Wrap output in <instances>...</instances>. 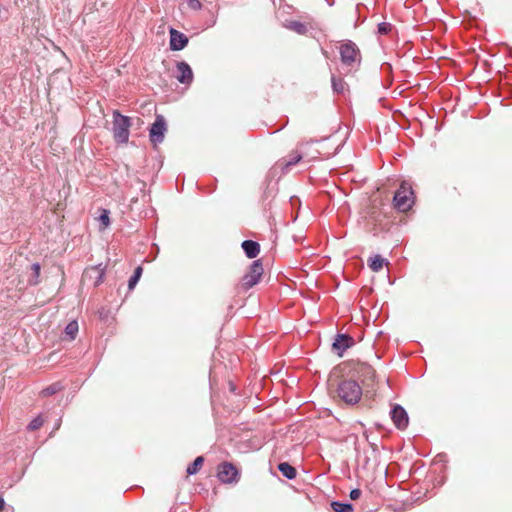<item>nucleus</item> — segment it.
I'll list each match as a JSON object with an SVG mask.
<instances>
[{"label":"nucleus","mask_w":512,"mask_h":512,"mask_svg":"<svg viewBox=\"0 0 512 512\" xmlns=\"http://www.w3.org/2000/svg\"><path fill=\"white\" fill-rule=\"evenodd\" d=\"M112 125V133L115 142L118 144H126L130 134V118L122 115L118 110H114Z\"/></svg>","instance_id":"f257e3e1"},{"label":"nucleus","mask_w":512,"mask_h":512,"mask_svg":"<svg viewBox=\"0 0 512 512\" xmlns=\"http://www.w3.org/2000/svg\"><path fill=\"white\" fill-rule=\"evenodd\" d=\"M338 397L349 405L359 402L362 396V388L355 380H343L337 388Z\"/></svg>","instance_id":"f03ea898"},{"label":"nucleus","mask_w":512,"mask_h":512,"mask_svg":"<svg viewBox=\"0 0 512 512\" xmlns=\"http://www.w3.org/2000/svg\"><path fill=\"white\" fill-rule=\"evenodd\" d=\"M263 273L264 268L262 261L260 259L253 261L249 266L248 272L241 278L238 285L239 289L242 291L249 290L260 281Z\"/></svg>","instance_id":"7ed1b4c3"},{"label":"nucleus","mask_w":512,"mask_h":512,"mask_svg":"<svg viewBox=\"0 0 512 512\" xmlns=\"http://www.w3.org/2000/svg\"><path fill=\"white\" fill-rule=\"evenodd\" d=\"M413 191L407 183L403 182L393 197L394 207L401 211H408L413 204Z\"/></svg>","instance_id":"20e7f679"},{"label":"nucleus","mask_w":512,"mask_h":512,"mask_svg":"<svg viewBox=\"0 0 512 512\" xmlns=\"http://www.w3.org/2000/svg\"><path fill=\"white\" fill-rule=\"evenodd\" d=\"M339 52L341 61L346 66H353L355 63H359L361 60L358 47L351 41L341 44L339 47Z\"/></svg>","instance_id":"39448f33"},{"label":"nucleus","mask_w":512,"mask_h":512,"mask_svg":"<svg viewBox=\"0 0 512 512\" xmlns=\"http://www.w3.org/2000/svg\"><path fill=\"white\" fill-rule=\"evenodd\" d=\"M167 131L166 121L162 115H157L155 122L152 124L149 132L150 141L156 147L164 139Z\"/></svg>","instance_id":"423d86ee"},{"label":"nucleus","mask_w":512,"mask_h":512,"mask_svg":"<svg viewBox=\"0 0 512 512\" xmlns=\"http://www.w3.org/2000/svg\"><path fill=\"white\" fill-rule=\"evenodd\" d=\"M105 268L101 265L90 266L82 274V282L96 287L103 282Z\"/></svg>","instance_id":"0eeeda50"},{"label":"nucleus","mask_w":512,"mask_h":512,"mask_svg":"<svg viewBox=\"0 0 512 512\" xmlns=\"http://www.w3.org/2000/svg\"><path fill=\"white\" fill-rule=\"evenodd\" d=\"M354 339L349 334L338 333L332 343L333 351L340 357L343 356L344 352L354 345Z\"/></svg>","instance_id":"6e6552de"},{"label":"nucleus","mask_w":512,"mask_h":512,"mask_svg":"<svg viewBox=\"0 0 512 512\" xmlns=\"http://www.w3.org/2000/svg\"><path fill=\"white\" fill-rule=\"evenodd\" d=\"M391 419L399 430H405L409 424L406 410L399 404H395L390 411Z\"/></svg>","instance_id":"1a4fd4ad"},{"label":"nucleus","mask_w":512,"mask_h":512,"mask_svg":"<svg viewBox=\"0 0 512 512\" xmlns=\"http://www.w3.org/2000/svg\"><path fill=\"white\" fill-rule=\"evenodd\" d=\"M370 206L367 208V215L369 218L375 222L380 223L382 221V209L383 206V199L379 195H373L370 198Z\"/></svg>","instance_id":"9d476101"},{"label":"nucleus","mask_w":512,"mask_h":512,"mask_svg":"<svg viewBox=\"0 0 512 512\" xmlns=\"http://www.w3.org/2000/svg\"><path fill=\"white\" fill-rule=\"evenodd\" d=\"M238 476V470L234 465L224 462L219 466L218 478L222 483H232Z\"/></svg>","instance_id":"9b49d317"},{"label":"nucleus","mask_w":512,"mask_h":512,"mask_svg":"<svg viewBox=\"0 0 512 512\" xmlns=\"http://www.w3.org/2000/svg\"><path fill=\"white\" fill-rule=\"evenodd\" d=\"M188 44V38L178 30L170 29V48L173 51L182 50Z\"/></svg>","instance_id":"f8f14e48"},{"label":"nucleus","mask_w":512,"mask_h":512,"mask_svg":"<svg viewBox=\"0 0 512 512\" xmlns=\"http://www.w3.org/2000/svg\"><path fill=\"white\" fill-rule=\"evenodd\" d=\"M176 78L180 83L190 84L193 80V72L191 67L186 62H179L177 64Z\"/></svg>","instance_id":"ddd939ff"},{"label":"nucleus","mask_w":512,"mask_h":512,"mask_svg":"<svg viewBox=\"0 0 512 512\" xmlns=\"http://www.w3.org/2000/svg\"><path fill=\"white\" fill-rule=\"evenodd\" d=\"M242 248L248 258H255L260 252V245L252 240L243 241Z\"/></svg>","instance_id":"4468645a"},{"label":"nucleus","mask_w":512,"mask_h":512,"mask_svg":"<svg viewBox=\"0 0 512 512\" xmlns=\"http://www.w3.org/2000/svg\"><path fill=\"white\" fill-rule=\"evenodd\" d=\"M41 267L38 263H34L30 265L29 271H26L27 274V283L30 285H36L39 283Z\"/></svg>","instance_id":"2eb2a0df"},{"label":"nucleus","mask_w":512,"mask_h":512,"mask_svg":"<svg viewBox=\"0 0 512 512\" xmlns=\"http://www.w3.org/2000/svg\"><path fill=\"white\" fill-rule=\"evenodd\" d=\"M389 262L380 255H375L368 259V266L373 272H379L384 265H388Z\"/></svg>","instance_id":"dca6fc26"},{"label":"nucleus","mask_w":512,"mask_h":512,"mask_svg":"<svg viewBox=\"0 0 512 512\" xmlns=\"http://www.w3.org/2000/svg\"><path fill=\"white\" fill-rule=\"evenodd\" d=\"M278 470L281 472V474L289 479V480H292L296 477V469L290 465L289 463L287 462H282L278 465Z\"/></svg>","instance_id":"f3484780"},{"label":"nucleus","mask_w":512,"mask_h":512,"mask_svg":"<svg viewBox=\"0 0 512 512\" xmlns=\"http://www.w3.org/2000/svg\"><path fill=\"white\" fill-rule=\"evenodd\" d=\"M331 507H332L333 511H335V512H353L354 511L353 505L348 502L333 501L331 503Z\"/></svg>","instance_id":"a211bd4d"},{"label":"nucleus","mask_w":512,"mask_h":512,"mask_svg":"<svg viewBox=\"0 0 512 512\" xmlns=\"http://www.w3.org/2000/svg\"><path fill=\"white\" fill-rule=\"evenodd\" d=\"M78 330V322H68L67 326L65 327V335L67 339L74 340L78 333Z\"/></svg>","instance_id":"6ab92c4d"},{"label":"nucleus","mask_w":512,"mask_h":512,"mask_svg":"<svg viewBox=\"0 0 512 512\" xmlns=\"http://www.w3.org/2000/svg\"><path fill=\"white\" fill-rule=\"evenodd\" d=\"M63 389V385L60 382H55L41 391L44 397L54 395Z\"/></svg>","instance_id":"aec40b11"},{"label":"nucleus","mask_w":512,"mask_h":512,"mask_svg":"<svg viewBox=\"0 0 512 512\" xmlns=\"http://www.w3.org/2000/svg\"><path fill=\"white\" fill-rule=\"evenodd\" d=\"M204 462V458L202 456H198L190 465H188L186 472L188 475L196 474L201 468Z\"/></svg>","instance_id":"412c9836"},{"label":"nucleus","mask_w":512,"mask_h":512,"mask_svg":"<svg viewBox=\"0 0 512 512\" xmlns=\"http://www.w3.org/2000/svg\"><path fill=\"white\" fill-rule=\"evenodd\" d=\"M100 222V230L106 229L110 224L109 211L107 209H101L98 217Z\"/></svg>","instance_id":"4be33fe9"},{"label":"nucleus","mask_w":512,"mask_h":512,"mask_svg":"<svg viewBox=\"0 0 512 512\" xmlns=\"http://www.w3.org/2000/svg\"><path fill=\"white\" fill-rule=\"evenodd\" d=\"M301 159H302V155L297 153V152H295L292 155V157L290 158V160L283 159L278 164L282 167V169H287L291 165L298 163Z\"/></svg>","instance_id":"5701e85b"},{"label":"nucleus","mask_w":512,"mask_h":512,"mask_svg":"<svg viewBox=\"0 0 512 512\" xmlns=\"http://www.w3.org/2000/svg\"><path fill=\"white\" fill-rule=\"evenodd\" d=\"M142 272H143V269L141 266H138L135 270H134V274L130 277L129 279V282H128V288L129 290H132L134 289V287L136 286V284L138 283L141 275H142Z\"/></svg>","instance_id":"b1692460"},{"label":"nucleus","mask_w":512,"mask_h":512,"mask_svg":"<svg viewBox=\"0 0 512 512\" xmlns=\"http://www.w3.org/2000/svg\"><path fill=\"white\" fill-rule=\"evenodd\" d=\"M44 421L41 416L34 418L28 425V429L31 431L39 429L43 425Z\"/></svg>","instance_id":"393cba45"},{"label":"nucleus","mask_w":512,"mask_h":512,"mask_svg":"<svg viewBox=\"0 0 512 512\" xmlns=\"http://www.w3.org/2000/svg\"><path fill=\"white\" fill-rule=\"evenodd\" d=\"M332 85H333V89L334 91L336 92H343L344 91V81L342 79H335L334 77L332 78Z\"/></svg>","instance_id":"a878e982"},{"label":"nucleus","mask_w":512,"mask_h":512,"mask_svg":"<svg viewBox=\"0 0 512 512\" xmlns=\"http://www.w3.org/2000/svg\"><path fill=\"white\" fill-rule=\"evenodd\" d=\"M391 30V25L389 23L383 22L378 25V31L381 34H387Z\"/></svg>","instance_id":"bb28decb"},{"label":"nucleus","mask_w":512,"mask_h":512,"mask_svg":"<svg viewBox=\"0 0 512 512\" xmlns=\"http://www.w3.org/2000/svg\"><path fill=\"white\" fill-rule=\"evenodd\" d=\"M188 7L192 10H199L201 8V2L199 0H188Z\"/></svg>","instance_id":"cd10ccee"},{"label":"nucleus","mask_w":512,"mask_h":512,"mask_svg":"<svg viewBox=\"0 0 512 512\" xmlns=\"http://www.w3.org/2000/svg\"><path fill=\"white\" fill-rule=\"evenodd\" d=\"M361 496V490L356 488V489H352L350 491V498L352 500H357L359 497Z\"/></svg>","instance_id":"c85d7f7f"},{"label":"nucleus","mask_w":512,"mask_h":512,"mask_svg":"<svg viewBox=\"0 0 512 512\" xmlns=\"http://www.w3.org/2000/svg\"><path fill=\"white\" fill-rule=\"evenodd\" d=\"M55 272H56L58 275H60L61 277H63V275H64V272H63V270H62L60 267H56V268H55Z\"/></svg>","instance_id":"c756f323"},{"label":"nucleus","mask_w":512,"mask_h":512,"mask_svg":"<svg viewBox=\"0 0 512 512\" xmlns=\"http://www.w3.org/2000/svg\"><path fill=\"white\" fill-rule=\"evenodd\" d=\"M100 317H101V318H108V317H110V312L108 311V312H107V313H105V314H102V313H101Z\"/></svg>","instance_id":"7c9ffc66"},{"label":"nucleus","mask_w":512,"mask_h":512,"mask_svg":"<svg viewBox=\"0 0 512 512\" xmlns=\"http://www.w3.org/2000/svg\"><path fill=\"white\" fill-rule=\"evenodd\" d=\"M4 499L0 496V510L4 507Z\"/></svg>","instance_id":"2f4dec72"},{"label":"nucleus","mask_w":512,"mask_h":512,"mask_svg":"<svg viewBox=\"0 0 512 512\" xmlns=\"http://www.w3.org/2000/svg\"><path fill=\"white\" fill-rule=\"evenodd\" d=\"M60 427V420L57 421V423H55V429H59Z\"/></svg>","instance_id":"473e14b6"}]
</instances>
